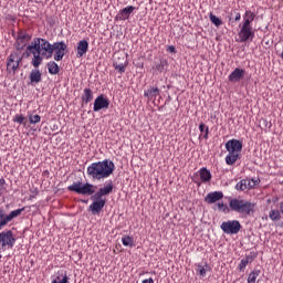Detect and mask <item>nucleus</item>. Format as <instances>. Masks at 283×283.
<instances>
[{
  "label": "nucleus",
  "instance_id": "obj_7",
  "mask_svg": "<svg viewBox=\"0 0 283 283\" xmlns=\"http://www.w3.org/2000/svg\"><path fill=\"white\" fill-rule=\"evenodd\" d=\"M14 244H17V238H14V232H12V230L0 232V251L14 249Z\"/></svg>",
  "mask_w": 283,
  "mask_h": 283
},
{
  "label": "nucleus",
  "instance_id": "obj_24",
  "mask_svg": "<svg viewBox=\"0 0 283 283\" xmlns=\"http://www.w3.org/2000/svg\"><path fill=\"white\" fill-rule=\"evenodd\" d=\"M29 78H30L31 85L34 83H41V71L39 70L31 71Z\"/></svg>",
  "mask_w": 283,
  "mask_h": 283
},
{
  "label": "nucleus",
  "instance_id": "obj_45",
  "mask_svg": "<svg viewBox=\"0 0 283 283\" xmlns=\"http://www.w3.org/2000/svg\"><path fill=\"white\" fill-rule=\"evenodd\" d=\"M280 57L282 59V61H283V52L280 54Z\"/></svg>",
  "mask_w": 283,
  "mask_h": 283
},
{
  "label": "nucleus",
  "instance_id": "obj_18",
  "mask_svg": "<svg viewBox=\"0 0 283 283\" xmlns=\"http://www.w3.org/2000/svg\"><path fill=\"white\" fill-rule=\"evenodd\" d=\"M51 283H70V277L67 276V271H65V270L57 271Z\"/></svg>",
  "mask_w": 283,
  "mask_h": 283
},
{
  "label": "nucleus",
  "instance_id": "obj_19",
  "mask_svg": "<svg viewBox=\"0 0 283 283\" xmlns=\"http://www.w3.org/2000/svg\"><path fill=\"white\" fill-rule=\"evenodd\" d=\"M32 39V35L28 32H19L17 38V45L18 48H24L25 43H28Z\"/></svg>",
  "mask_w": 283,
  "mask_h": 283
},
{
  "label": "nucleus",
  "instance_id": "obj_40",
  "mask_svg": "<svg viewBox=\"0 0 283 283\" xmlns=\"http://www.w3.org/2000/svg\"><path fill=\"white\" fill-rule=\"evenodd\" d=\"M6 191V179L1 178L0 179V193H3Z\"/></svg>",
  "mask_w": 283,
  "mask_h": 283
},
{
  "label": "nucleus",
  "instance_id": "obj_47",
  "mask_svg": "<svg viewBox=\"0 0 283 283\" xmlns=\"http://www.w3.org/2000/svg\"><path fill=\"white\" fill-rule=\"evenodd\" d=\"M28 1H32V0H28Z\"/></svg>",
  "mask_w": 283,
  "mask_h": 283
},
{
  "label": "nucleus",
  "instance_id": "obj_30",
  "mask_svg": "<svg viewBox=\"0 0 283 283\" xmlns=\"http://www.w3.org/2000/svg\"><path fill=\"white\" fill-rule=\"evenodd\" d=\"M209 20L211 21V23L213 25H216V28H220V25H222V20L218 17H216V14H213V12L209 13Z\"/></svg>",
  "mask_w": 283,
  "mask_h": 283
},
{
  "label": "nucleus",
  "instance_id": "obj_5",
  "mask_svg": "<svg viewBox=\"0 0 283 283\" xmlns=\"http://www.w3.org/2000/svg\"><path fill=\"white\" fill-rule=\"evenodd\" d=\"M228 155L226 156V165L233 166L240 156H242V142L239 139H230L226 143Z\"/></svg>",
  "mask_w": 283,
  "mask_h": 283
},
{
  "label": "nucleus",
  "instance_id": "obj_15",
  "mask_svg": "<svg viewBox=\"0 0 283 283\" xmlns=\"http://www.w3.org/2000/svg\"><path fill=\"white\" fill-rule=\"evenodd\" d=\"M222 198H224V193H222V191H213L206 196L205 202L208 205H216V202H220Z\"/></svg>",
  "mask_w": 283,
  "mask_h": 283
},
{
  "label": "nucleus",
  "instance_id": "obj_34",
  "mask_svg": "<svg viewBox=\"0 0 283 283\" xmlns=\"http://www.w3.org/2000/svg\"><path fill=\"white\" fill-rule=\"evenodd\" d=\"M30 125H36V123H41V115H29Z\"/></svg>",
  "mask_w": 283,
  "mask_h": 283
},
{
  "label": "nucleus",
  "instance_id": "obj_37",
  "mask_svg": "<svg viewBox=\"0 0 283 283\" xmlns=\"http://www.w3.org/2000/svg\"><path fill=\"white\" fill-rule=\"evenodd\" d=\"M165 65H167V62H160L155 65V69L157 70V72L163 74V72H165Z\"/></svg>",
  "mask_w": 283,
  "mask_h": 283
},
{
  "label": "nucleus",
  "instance_id": "obj_23",
  "mask_svg": "<svg viewBox=\"0 0 283 283\" xmlns=\"http://www.w3.org/2000/svg\"><path fill=\"white\" fill-rule=\"evenodd\" d=\"M49 74L56 75L61 72V69L59 67V64L56 62L51 61L46 64Z\"/></svg>",
  "mask_w": 283,
  "mask_h": 283
},
{
  "label": "nucleus",
  "instance_id": "obj_6",
  "mask_svg": "<svg viewBox=\"0 0 283 283\" xmlns=\"http://www.w3.org/2000/svg\"><path fill=\"white\" fill-rule=\"evenodd\" d=\"M231 211L235 213H241L244 218L253 216L255 213V203L244 200V199H231L229 202Z\"/></svg>",
  "mask_w": 283,
  "mask_h": 283
},
{
  "label": "nucleus",
  "instance_id": "obj_43",
  "mask_svg": "<svg viewBox=\"0 0 283 283\" xmlns=\"http://www.w3.org/2000/svg\"><path fill=\"white\" fill-rule=\"evenodd\" d=\"M168 52H176V46H174V45H170V46H168Z\"/></svg>",
  "mask_w": 283,
  "mask_h": 283
},
{
  "label": "nucleus",
  "instance_id": "obj_2",
  "mask_svg": "<svg viewBox=\"0 0 283 283\" xmlns=\"http://www.w3.org/2000/svg\"><path fill=\"white\" fill-rule=\"evenodd\" d=\"M116 166L114 161L104 159L102 161H95L87 167L86 174L92 180H105L114 174Z\"/></svg>",
  "mask_w": 283,
  "mask_h": 283
},
{
  "label": "nucleus",
  "instance_id": "obj_36",
  "mask_svg": "<svg viewBox=\"0 0 283 283\" xmlns=\"http://www.w3.org/2000/svg\"><path fill=\"white\" fill-rule=\"evenodd\" d=\"M247 266H249L248 261H245L244 259H242L238 265V269L241 273H244V270L247 269Z\"/></svg>",
  "mask_w": 283,
  "mask_h": 283
},
{
  "label": "nucleus",
  "instance_id": "obj_16",
  "mask_svg": "<svg viewBox=\"0 0 283 283\" xmlns=\"http://www.w3.org/2000/svg\"><path fill=\"white\" fill-rule=\"evenodd\" d=\"M90 50V42L87 40H82L77 43V52H76V59H83L87 54V51Z\"/></svg>",
  "mask_w": 283,
  "mask_h": 283
},
{
  "label": "nucleus",
  "instance_id": "obj_3",
  "mask_svg": "<svg viewBox=\"0 0 283 283\" xmlns=\"http://www.w3.org/2000/svg\"><path fill=\"white\" fill-rule=\"evenodd\" d=\"M254 20L255 13L251 10H247L243 14V22L240 24V31L238 33L239 43H247V41H253V39H255V31L252 25Z\"/></svg>",
  "mask_w": 283,
  "mask_h": 283
},
{
  "label": "nucleus",
  "instance_id": "obj_41",
  "mask_svg": "<svg viewBox=\"0 0 283 283\" xmlns=\"http://www.w3.org/2000/svg\"><path fill=\"white\" fill-rule=\"evenodd\" d=\"M243 260L245 262H248V264H251V262H253V260H255V255L249 254L245 258H243Z\"/></svg>",
  "mask_w": 283,
  "mask_h": 283
},
{
  "label": "nucleus",
  "instance_id": "obj_46",
  "mask_svg": "<svg viewBox=\"0 0 283 283\" xmlns=\"http://www.w3.org/2000/svg\"><path fill=\"white\" fill-rule=\"evenodd\" d=\"M83 202H87V201L83 200Z\"/></svg>",
  "mask_w": 283,
  "mask_h": 283
},
{
  "label": "nucleus",
  "instance_id": "obj_32",
  "mask_svg": "<svg viewBox=\"0 0 283 283\" xmlns=\"http://www.w3.org/2000/svg\"><path fill=\"white\" fill-rule=\"evenodd\" d=\"M199 130H200L201 134H203L205 140H207L209 138V126L201 123L199 125Z\"/></svg>",
  "mask_w": 283,
  "mask_h": 283
},
{
  "label": "nucleus",
  "instance_id": "obj_35",
  "mask_svg": "<svg viewBox=\"0 0 283 283\" xmlns=\"http://www.w3.org/2000/svg\"><path fill=\"white\" fill-rule=\"evenodd\" d=\"M13 122H14V123H19V125H24V124H25V116L20 115V114H17V115L13 117Z\"/></svg>",
  "mask_w": 283,
  "mask_h": 283
},
{
  "label": "nucleus",
  "instance_id": "obj_44",
  "mask_svg": "<svg viewBox=\"0 0 283 283\" xmlns=\"http://www.w3.org/2000/svg\"><path fill=\"white\" fill-rule=\"evenodd\" d=\"M142 283H154V279H151V277L146 279Z\"/></svg>",
  "mask_w": 283,
  "mask_h": 283
},
{
  "label": "nucleus",
  "instance_id": "obj_27",
  "mask_svg": "<svg viewBox=\"0 0 283 283\" xmlns=\"http://www.w3.org/2000/svg\"><path fill=\"white\" fill-rule=\"evenodd\" d=\"M260 273H262L261 270L254 269L248 276V283H255L258 277H260Z\"/></svg>",
  "mask_w": 283,
  "mask_h": 283
},
{
  "label": "nucleus",
  "instance_id": "obj_39",
  "mask_svg": "<svg viewBox=\"0 0 283 283\" xmlns=\"http://www.w3.org/2000/svg\"><path fill=\"white\" fill-rule=\"evenodd\" d=\"M217 207L219 209V211H227V209H229V207H227V205H224V202H218Z\"/></svg>",
  "mask_w": 283,
  "mask_h": 283
},
{
  "label": "nucleus",
  "instance_id": "obj_25",
  "mask_svg": "<svg viewBox=\"0 0 283 283\" xmlns=\"http://www.w3.org/2000/svg\"><path fill=\"white\" fill-rule=\"evenodd\" d=\"M99 191L104 196H109L114 191V182L112 180L107 181L104 187L99 188Z\"/></svg>",
  "mask_w": 283,
  "mask_h": 283
},
{
  "label": "nucleus",
  "instance_id": "obj_10",
  "mask_svg": "<svg viewBox=\"0 0 283 283\" xmlns=\"http://www.w3.org/2000/svg\"><path fill=\"white\" fill-rule=\"evenodd\" d=\"M23 61L19 53L13 52L7 59V72L8 74H15L17 70H19V65Z\"/></svg>",
  "mask_w": 283,
  "mask_h": 283
},
{
  "label": "nucleus",
  "instance_id": "obj_20",
  "mask_svg": "<svg viewBox=\"0 0 283 283\" xmlns=\"http://www.w3.org/2000/svg\"><path fill=\"white\" fill-rule=\"evenodd\" d=\"M136 10V7L134 6H128L124 9H122L118 12V17L120 19V21H127V19H129V17H132V13Z\"/></svg>",
  "mask_w": 283,
  "mask_h": 283
},
{
  "label": "nucleus",
  "instance_id": "obj_8",
  "mask_svg": "<svg viewBox=\"0 0 283 283\" xmlns=\"http://www.w3.org/2000/svg\"><path fill=\"white\" fill-rule=\"evenodd\" d=\"M220 229L227 235H238L240 229H242V224L238 220H228L221 223Z\"/></svg>",
  "mask_w": 283,
  "mask_h": 283
},
{
  "label": "nucleus",
  "instance_id": "obj_12",
  "mask_svg": "<svg viewBox=\"0 0 283 283\" xmlns=\"http://www.w3.org/2000/svg\"><path fill=\"white\" fill-rule=\"evenodd\" d=\"M109 108V99L105 97V95H99L95 98L93 111L101 112V109H108Z\"/></svg>",
  "mask_w": 283,
  "mask_h": 283
},
{
  "label": "nucleus",
  "instance_id": "obj_31",
  "mask_svg": "<svg viewBox=\"0 0 283 283\" xmlns=\"http://www.w3.org/2000/svg\"><path fill=\"white\" fill-rule=\"evenodd\" d=\"M122 243L124 247H134V238L129 235H124L122 238Z\"/></svg>",
  "mask_w": 283,
  "mask_h": 283
},
{
  "label": "nucleus",
  "instance_id": "obj_9",
  "mask_svg": "<svg viewBox=\"0 0 283 283\" xmlns=\"http://www.w3.org/2000/svg\"><path fill=\"white\" fill-rule=\"evenodd\" d=\"M25 211V208H20L17 210H12L9 214H6L3 209H0V229L7 227L9 222H12L14 218H19L21 213Z\"/></svg>",
  "mask_w": 283,
  "mask_h": 283
},
{
  "label": "nucleus",
  "instance_id": "obj_17",
  "mask_svg": "<svg viewBox=\"0 0 283 283\" xmlns=\"http://www.w3.org/2000/svg\"><path fill=\"white\" fill-rule=\"evenodd\" d=\"M245 71L244 69L237 67L233 72L229 75L228 80L230 83H238L244 78Z\"/></svg>",
  "mask_w": 283,
  "mask_h": 283
},
{
  "label": "nucleus",
  "instance_id": "obj_1",
  "mask_svg": "<svg viewBox=\"0 0 283 283\" xmlns=\"http://www.w3.org/2000/svg\"><path fill=\"white\" fill-rule=\"evenodd\" d=\"M27 52L33 55L31 62L33 67H39L43 63V59H52V43L43 38H34L27 46Z\"/></svg>",
  "mask_w": 283,
  "mask_h": 283
},
{
  "label": "nucleus",
  "instance_id": "obj_26",
  "mask_svg": "<svg viewBox=\"0 0 283 283\" xmlns=\"http://www.w3.org/2000/svg\"><path fill=\"white\" fill-rule=\"evenodd\" d=\"M127 65H128V62L127 60H125L124 62H114L113 63V67H115V70L117 72H119V74H125V70H127Z\"/></svg>",
  "mask_w": 283,
  "mask_h": 283
},
{
  "label": "nucleus",
  "instance_id": "obj_29",
  "mask_svg": "<svg viewBox=\"0 0 283 283\" xmlns=\"http://www.w3.org/2000/svg\"><path fill=\"white\" fill-rule=\"evenodd\" d=\"M269 218L272 222H277V220H281L282 214L280 213V210L273 209L269 212Z\"/></svg>",
  "mask_w": 283,
  "mask_h": 283
},
{
  "label": "nucleus",
  "instance_id": "obj_33",
  "mask_svg": "<svg viewBox=\"0 0 283 283\" xmlns=\"http://www.w3.org/2000/svg\"><path fill=\"white\" fill-rule=\"evenodd\" d=\"M235 189H237V191H247V181H245V179H241L238 184H237V186H235Z\"/></svg>",
  "mask_w": 283,
  "mask_h": 283
},
{
  "label": "nucleus",
  "instance_id": "obj_22",
  "mask_svg": "<svg viewBox=\"0 0 283 283\" xmlns=\"http://www.w3.org/2000/svg\"><path fill=\"white\" fill-rule=\"evenodd\" d=\"M92 101H94V92L92 88H84L82 94V102L87 105V103H92Z\"/></svg>",
  "mask_w": 283,
  "mask_h": 283
},
{
  "label": "nucleus",
  "instance_id": "obj_13",
  "mask_svg": "<svg viewBox=\"0 0 283 283\" xmlns=\"http://www.w3.org/2000/svg\"><path fill=\"white\" fill-rule=\"evenodd\" d=\"M197 174L200 178V181L195 180L196 185H202V184L207 185L211 182L212 175H211V171L207 169V167L200 168Z\"/></svg>",
  "mask_w": 283,
  "mask_h": 283
},
{
  "label": "nucleus",
  "instance_id": "obj_38",
  "mask_svg": "<svg viewBox=\"0 0 283 283\" xmlns=\"http://www.w3.org/2000/svg\"><path fill=\"white\" fill-rule=\"evenodd\" d=\"M198 271H199V275L200 277H206L207 276V269H205V266L202 265H198Z\"/></svg>",
  "mask_w": 283,
  "mask_h": 283
},
{
  "label": "nucleus",
  "instance_id": "obj_42",
  "mask_svg": "<svg viewBox=\"0 0 283 283\" xmlns=\"http://www.w3.org/2000/svg\"><path fill=\"white\" fill-rule=\"evenodd\" d=\"M240 19H242V14H240V12H237L234 17V21H240Z\"/></svg>",
  "mask_w": 283,
  "mask_h": 283
},
{
  "label": "nucleus",
  "instance_id": "obj_14",
  "mask_svg": "<svg viewBox=\"0 0 283 283\" xmlns=\"http://www.w3.org/2000/svg\"><path fill=\"white\" fill-rule=\"evenodd\" d=\"M105 205H107V200H93L88 209L93 213V216H98V213H101V211H103V209L105 208Z\"/></svg>",
  "mask_w": 283,
  "mask_h": 283
},
{
  "label": "nucleus",
  "instance_id": "obj_21",
  "mask_svg": "<svg viewBox=\"0 0 283 283\" xmlns=\"http://www.w3.org/2000/svg\"><path fill=\"white\" fill-rule=\"evenodd\" d=\"M160 95V90L158 87H150L144 92V96L148 98V101H154L156 96Z\"/></svg>",
  "mask_w": 283,
  "mask_h": 283
},
{
  "label": "nucleus",
  "instance_id": "obj_11",
  "mask_svg": "<svg viewBox=\"0 0 283 283\" xmlns=\"http://www.w3.org/2000/svg\"><path fill=\"white\" fill-rule=\"evenodd\" d=\"M66 52L67 44H65L63 41L54 42L52 44V55L54 61H63V56H65Z\"/></svg>",
  "mask_w": 283,
  "mask_h": 283
},
{
  "label": "nucleus",
  "instance_id": "obj_28",
  "mask_svg": "<svg viewBox=\"0 0 283 283\" xmlns=\"http://www.w3.org/2000/svg\"><path fill=\"white\" fill-rule=\"evenodd\" d=\"M258 185H260V179H255V178H252V179L247 178L245 179L247 189H253V188L258 187Z\"/></svg>",
  "mask_w": 283,
  "mask_h": 283
},
{
  "label": "nucleus",
  "instance_id": "obj_4",
  "mask_svg": "<svg viewBox=\"0 0 283 283\" xmlns=\"http://www.w3.org/2000/svg\"><path fill=\"white\" fill-rule=\"evenodd\" d=\"M69 191H74L75 193H78L80 196H92L93 200H107L105 198V195L98 189L96 191V186L92 185L90 182L83 184L81 181H75L71 186L67 187Z\"/></svg>",
  "mask_w": 283,
  "mask_h": 283
}]
</instances>
